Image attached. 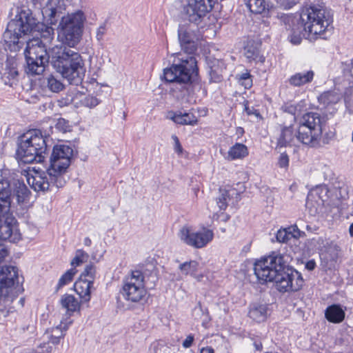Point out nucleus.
<instances>
[{"label":"nucleus","mask_w":353,"mask_h":353,"mask_svg":"<svg viewBox=\"0 0 353 353\" xmlns=\"http://www.w3.org/2000/svg\"><path fill=\"white\" fill-rule=\"evenodd\" d=\"M199 267V263L196 261L192 260L180 264L179 269L183 274L192 276L197 272Z\"/></svg>","instance_id":"72a5a7b5"},{"label":"nucleus","mask_w":353,"mask_h":353,"mask_svg":"<svg viewBox=\"0 0 353 353\" xmlns=\"http://www.w3.org/2000/svg\"><path fill=\"white\" fill-rule=\"evenodd\" d=\"M345 316V310L340 305L333 304L327 307L325 311L326 319L332 323H341Z\"/></svg>","instance_id":"4be33fe9"},{"label":"nucleus","mask_w":353,"mask_h":353,"mask_svg":"<svg viewBox=\"0 0 353 353\" xmlns=\"http://www.w3.org/2000/svg\"><path fill=\"white\" fill-rule=\"evenodd\" d=\"M60 303L61 306L69 312H74L80 310V303L78 300L72 295L64 294Z\"/></svg>","instance_id":"c85d7f7f"},{"label":"nucleus","mask_w":353,"mask_h":353,"mask_svg":"<svg viewBox=\"0 0 353 353\" xmlns=\"http://www.w3.org/2000/svg\"><path fill=\"white\" fill-rule=\"evenodd\" d=\"M256 350L261 351L262 350V344L261 343H256L255 342L254 343Z\"/></svg>","instance_id":"bf43d9fd"},{"label":"nucleus","mask_w":353,"mask_h":353,"mask_svg":"<svg viewBox=\"0 0 353 353\" xmlns=\"http://www.w3.org/2000/svg\"><path fill=\"white\" fill-rule=\"evenodd\" d=\"M71 323L72 321H70L68 324H65L63 326L61 323L58 326L47 330L43 336V340H47L54 345L58 344L60 339L63 338L65 335L63 331H65Z\"/></svg>","instance_id":"412c9836"},{"label":"nucleus","mask_w":353,"mask_h":353,"mask_svg":"<svg viewBox=\"0 0 353 353\" xmlns=\"http://www.w3.org/2000/svg\"><path fill=\"white\" fill-rule=\"evenodd\" d=\"M351 65H352V66L353 68V59L352 60Z\"/></svg>","instance_id":"69168bd1"},{"label":"nucleus","mask_w":353,"mask_h":353,"mask_svg":"<svg viewBox=\"0 0 353 353\" xmlns=\"http://www.w3.org/2000/svg\"><path fill=\"white\" fill-rule=\"evenodd\" d=\"M11 187L7 180L0 181V239L10 242L20 240L21 234L17 221L9 213L10 207Z\"/></svg>","instance_id":"0eeeda50"},{"label":"nucleus","mask_w":353,"mask_h":353,"mask_svg":"<svg viewBox=\"0 0 353 353\" xmlns=\"http://www.w3.org/2000/svg\"><path fill=\"white\" fill-rule=\"evenodd\" d=\"M248 154L247 147L242 143H237L230 148L227 159L229 160L241 159L247 156Z\"/></svg>","instance_id":"c756f323"},{"label":"nucleus","mask_w":353,"mask_h":353,"mask_svg":"<svg viewBox=\"0 0 353 353\" xmlns=\"http://www.w3.org/2000/svg\"><path fill=\"white\" fill-rule=\"evenodd\" d=\"M228 193L227 191L222 192L220 196L216 198V203L219 211L225 210L228 206Z\"/></svg>","instance_id":"a19ab883"},{"label":"nucleus","mask_w":353,"mask_h":353,"mask_svg":"<svg viewBox=\"0 0 353 353\" xmlns=\"http://www.w3.org/2000/svg\"><path fill=\"white\" fill-rule=\"evenodd\" d=\"M83 243L86 246H90L91 245V240L90 238L86 237L84 239Z\"/></svg>","instance_id":"052dcab7"},{"label":"nucleus","mask_w":353,"mask_h":353,"mask_svg":"<svg viewBox=\"0 0 353 353\" xmlns=\"http://www.w3.org/2000/svg\"><path fill=\"white\" fill-rule=\"evenodd\" d=\"M339 252L340 248L336 244H332L330 246L325 254H321V257L327 261L336 262L339 258Z\"/></svg>","instance_id":"c9c22d12"},{"label":"nucleus","mask_w":353,"mask_h":353,"mask_svg":"<svg viewBox=\"0 0 353 353\" xmlns=\"http://www.w3.org/2000/svg\"><path fill=\"white\" fill-rule=\"evenodd\" d=\"M178 236L185 244L194 248L200 249L212 241L214 232L207 228L194 231L190 227L185 225L180 229Z\"/></svg>","instance_id":"ddd939ff"},{"label":"nucleus","mask_w":353,"mask_h":353,"mask_svg":"<svg viewBox=\"0 0 353 353\" xmlns=\"http://www.w3.org/2000/svg\"><path fill=\"white\" fill-rule=\"evenodd\" d=\"M199 309V310H201V303H199L198 306L194 308V310Z\"/></svg>","instance_id":"e2e57ef3"},{"label":"nucleus","mask_w":353,"mask_h":353,"mask_svg":"<svg viewBox=\"0 0 353 353\" xmlns=\"http://www.w3.org/2000/svg\"><path fill=\"white\" fill-rule=\"evenodd\" d=\"M244 54L248 61H252L256 59L258 56V51L252 46H248L245 48Z\"/></svg>","instance_id":"c03bdc74"},{"label":"nucleus","mask_w":353,"mask_h":353,"mask_svg":"<svg viewBox=\"0 0 353 353\" xmlns=\"http://www.w3.org/2000/svg\"><path fill=\"white\" fill-rule=\"evenodd\" d=\"M25 57L27 63L26 72L32 75L41 74L45 70L46 65L51 59V50L47 51V46L42 44L39 38L26 41Z\"/></svg>","instance_id":"1a4fd4ad"},{"label":"nucleus","mask_w":353,"mask_h":353,"mask_svg":"<svg viewBox=\"0 0 353 353\" xmlns=\"http://www.w3.org/2000/svg\"><path fill=\"white\" fill-rule=\"evenodd\" d=\"M14 195L16 196L17 201L20 205H24L29 202L30 198V191L24 184L23 181L19 179L14 180L13 183Z\"/></svg>","instance_id":"aec40b11"},{"label":"nucleus","mask_w":353,"mask_h":353,"mask_svg":"<svg viewBox=\"0 0 353 353\" xmlns=\"http://www.w3.org/2000/svg\"><path fill=\"white\" fill-rule=\"evenodd\" d=\"M0 74L5 84L11 85V81L16 79L18 75L17 59L14 57H8L2 64Z\"/></svg>","instance_id":"f3484780"},{"label":"nucleus","mask_w":353,"mask_h":353,"mask_svg":"<svg viewBox=\"0 0 353 353\" xmlns=\"http://www.w3.org/2000/svg\"><path fill=\"white\" fill-rule=\"evenodd\" d=\"M242 85L245 87V88L248 89L250 88L252 85V79H245L239 81Z\"/></svg>","instance_id":"864d4df0"},{"label":"nucleus","mask_w":353,"mask_h":353,"mask_svg":"<svg viewBox=\"0 0 353 353\" xmlns=\"http://www.w3.org/2000/svg\"><path fill=\"white\" fill-rule=\"evenodd\" d=\"M285 263L283 256L274 253L254 263V274L261 283L272 282L277 272L284 269Z\"/></svg>","instance_id":"9d476101"},{"label":"nucleus","mask_w":353,"mask_h":353,"mask_svg":"<svg viewBox=\"0 0 353 353\" xmlns=\"http://www.w3.org/2000/svg\"><path fill=\"white\" fill-rule=\"evenodd\" d=\"M105 33H106V25L105 23H103L97 29L96 38H97V41H102Z\"/></svg>","instance_id":"49530a36"},{"label":"nucleus","mask_w":353,"mask_h":353,"mask_svg":"<svg viewBox=\"0 0 353 353\" xmlns=\"http://www.w3.org/2000/svg\"><path fill=\"white\" fill-rule=\"evenodd\" d=\"M45 81L46 86L52 92H59L64 88L62 82L53 76L48 77Z\"/></svg>","instance_id":"f704fd0d"},{"label":"nucleus","mask_w":353,"mask_h":353,"mask_svg":"<svg viewBox=\"0 0 353 353\" xmlns=\"http://www.w3.org/2000/svg\"><path fill=\"white\" fill-rule=\"evenodd\" d=\"M72 156L73 150L71 147L65 145H59L53 148L50 158L59 160L64 159L71 163Z\"/></svg>","instance_id":"a878e982"},{"label":"nucleus","mask_w":353,"mask_h":353,"mask_svg":"<svg viewBox=\"0 0 353 353\" xmlns=\"http://www.w3.org/2000/svg\"><path fill=\"white\" fill-rule=\"evenodd\" d=\"M349 232L350 236L353 237V223H352L350 226Z\"/></svg>","instance_id":"680f3d73"},{"label":"nucleus","mask_w":353,"mask_h":353,"mask_svg":"<svg viewBox=\"0 0 353 353\" xmlns=\"http://www.w3.org/2000/svg\"><path fill=\"white\" fill-rule=\"evenodd\" d=\"M21 292L18 269L12 265H3L0 269V301H12Z\"/></svg>","instance_id":"9b49d317"},{"label":"nucleus","mask_w":353,"mask_h":353,"mask_svg":"<svg viewBox=\"0 0 353 353\" xmlns=\"http://www.w3.org/2000/svg\"><path fill=\"white\" fill-rule=\"evenodd\" d=\"M286 28L290 30L289 35L292 43L297 45L301 42V34L304 31L303 26L299 18L292 16H287L284 18Z\"/></svg>","instance_id":"dca6fc26"},{"label":"nucleus","mask_w":353,"mask_h":353,"mask_svg":"<svg viewBox=\"0 0 353 353\" xmlns=\"http://www.w3.org/2000/svg\"><path fill=\"white\" fill-rule=\"evenodd\" d=\"M88 259V254L82 250H78L76 252L74 258L71 261L72 266H79L85 262Z\"/></svg>","instance_id":"ea45409f"},{"label":"nucleus","mask_w":353,"mask_h":353,"mask_svg":"<svg viewBox=\"0 0 353 353\" xmlns=\"http://www.w3.org/2000/svg\"><path fill=\"white\" fill-rule=\"evenodd\" d=\"M172 139L174 141V150L179 154L181 155L183 153V148L180 143L179 138L175 135H172Z\"/></svg>","instance_id":"de8ad7c7"},{"label":"nucleus","mask_w":353,"mask_h":353,"mask_svg":"<svg viewBox=\"0 0 353 353\" xmlns=\"http://www.w3.org/2000/svg\"><path fill=\"white\" fill-rule=\"evenodd\" d=\"M8 255V251L6 247L3 244L0 243V264L5 261Z\"/></svg>","instance_id":"3c124183"},{"label":"nucleus","mask_w":353,"mask_h":353,"mask_svg":"<svg viewBox=\"0 0 353 353\" xmlns=\"http://www.w3.org/2000/svg\"><path fill=\"white\" fill-rule=\"evenodd\" d=\"M52 347L50 345V342L47 340H43L39 345L34 349H25L21 353H52Z\"/></svg>","instance_id":"e433bc0d"},{"label":"nucleus","mask_w":353,"mask_h":353,"mask_svg":"<svg viewBox=\"0 0 353 353\" xmlns=\"http://www.w3.org/2000/svg\"><path fill=\"white\" fill-rule=\"evenodd\" d=\"M250 79H252V77L250 72H248V71L239 75V81Z\"/></svg>","instance_id":"5fc2aeb1"},{"label":"nucleus","mask_w":353,"mask_h":353,"mask_svg":"<svg viewBox=\"0 0 353 353\" xmlns=\"http://www.w3.org/2000/svg\"><path fill=\"white\" fill-rule=\"evenodd\" d=\"M194 341V336L192 334L188 335L183 341L182 345L185 348H188L192 346Z\"/></svg>","instance_id":"603ef678"},{"label":"nucleus","mask_w":353,"mask_h":353,"mask_svg":"<svg viewBox=\"0 0 353 353\" xmlns=\"http://www.w3.org/2000/svg\"><path fill=\"white\" fill-rule=\"evenodd\" d=\"M213 3V0H187L183 7V17L190 23L179 25L178 38L187 54H177L171 67L163 70L165 81L172 83L171 92L177 98L185 94L188 85L197 79V61L192 55L201 39L197 24L212 9Z\"/></svg>","instance_id":"f257e3e1"},{"label":"nucleus","mask_w":353,"mask_h":353,"mask_svg":"<svg viewBox=\"0 0 353 353\" xmlns=\"http://www.w3.org/2000/svg\"><path fill=\"white\" fill-rule=\"evenodd\" d=\"M81 102L83 105L92 108L97 106L99 101L98 99L92 95L85 96L81 100Z\"/></svg>","instance_id":"37998d69"},{"label":"nucleus","mask_w":353,"mask_h":353,"mask_svg":"<svg viewBox=\"0 0 353 353\" xmlns=\"http://www.w3.org/2000/svg\"><path fill=\"white\" fill-rule=\"evenodd\" d=\"M301 236V232L296 225L278 230L276 234L277 241L279 243H288L292 239H299Z\"/></svg>","instance_id":"5701e85b"},{"label":"nucleus","mask_w":353,"mask_h":353,"mask_svg":"<svg viewBox=\"0 0 353 353\" xmlns=\"http://www.w3.org/2000/svg\"><path fill=\"white\" fill-rule=\"evenodd\" d=\"M95 274L96 269L94 266L93 265H86L84 271L81 273L80 278L92 280L93 283L95 278Z\"/></svg>","instance_id":"79ce46f5"},{"label":"nucleus","mask_w":353,"mask_h":353,"mask_svg":"<svg viewBox=\"0 0 353 353\" xmlns=\"http://www.w3.org/2000/svg\"><path fill=\"white\" fill-rule=\"evenodd\" d=\"M316 263L313 260L307 261L305 264V268L310 271L313 270L315 268Z\"/></svg>","instance_id":"6e6d98bb"},{"label":"nucleus","mask_w":353,"mask_h":353,"mask_svg":"<svg viewBox=\"0 0 353 353\" xmlns=\"http://www.w3.org/2000/svg\"><path fill=\"white\" fill-rule=\"evenodd\" d=\"M51 63L70 84L81 83L85 70L83 60L78 52L65 46H55L51 49Z\"/></svg>","instance_id":"20e7f679"},{"label":"nucleus","mask_w":353,"mask_h":353,"mask_svg":"<svg viewBox=\"0 0 353 353\" xmlns=\"http://www.w3.org/2000/svg\"><path fill=\"white\" fill-rule=\"evenodd\" d=\"M214 349L211 347H202L200 353H214Z\"/></svg>","instance_id":"4d7b16f0"},{"label":"nucleus","mask_w":353,"mask_h":353,"mask_svg":"<svg viewBox=\"0 0 353 353\" xmlns=\"http://www.w3.org/2000/svg\"><path fill=\"white\" fill-rule=\"evenodd\" d=\"M248 315L250 318L257 323L263 322L269 315L268 306L265 303H252L250 307Z\"/></svg>","instance_id":"6ab92c4d"},{"label":"nucleus","mask_w":353,"mask_h":353,"mask_svg":"<svg viewBox=\"0 0 353 353\" xmlns=\"http://www.w3.org/2000/svg\"><path fill=\"white\" fill-rule=\"evenodd\" d=\"M314 77V72L312 70L297 72L290 77L289 83L293 86L300 87L312 82Z\"/></svg>","instance_id":"b1692460"},{"label":"nucleus","mask_w":353,"mask_h":353,"mask_svg":"<svg viewBox=\"0 0 353 353\" xmlns=\"http://www.w3.org/2000/svg\"><path fill=\"white\" fill-rule=\"evenodd\" d=\"M120 294L125 301L131 303L141 301L146 294L144 276L142 272L135 270L127 275L123 279Z\"/></svg>","instance_id":"f8f14e48"},{"label":"nucleus","mask_w":353,"mask_h":353,"mask_svg":"<svg viewBox=\"0 0 353 353\" xmlns=\"http://www.w3.org/2000/svg\"><path fill=\"white\" fill-rule=\"evenodd\" d=\"M315 194H317L316 192H311L308 194L305 204L306 208L309 209L310 213L313 215L318 212V207L320 205L318 202L314 203Z\"/></svg>","instance_id":"58836bf2"},{"label":"nucleus","mask_w":353,"mask_h":353,"mask_svg":"<svg viewBox=\"0 0 353 353\" xmlns=\"http://www.w3.org/2000/svg\"><path fill=\"white\" fill-rule=\"evenodd\" d=\"M52 176V175L49 174L48 170L47 172L28 173L26 176L28 185L37 192L53 191L63 187L57 185Z\"/></svg>","instance_id":"4468645a"},{"label":"nucleus","mask_w":353,"mask_h":353,"mask_svg":"<svg viewBox=\"0 0 353 353\" xmlns=\"http://www.w3.org/2000/svg\"><path fill=\"white\" fill-rule=\"evenodd\" d=\"M48 140V137L39 130L26 132L19 138L17 150L19 159L24 163L43 162L47 153Z\"/></svg>","instance_id":"39448f33"},{"label":"nucleus","mask_w":353,"mask_h":353,"mask_svg":"<svg viewBox=\"0 0 353 353\" xmlns=\"http://www.w3.org/2000/svg\"><path fill=\"white\" fill-rule=\"evenodd\" d=\"M288 271H279L277 272V275L275 279L273 280L272 282L276 283V285L277 289L281 292H288L290 290V282H288Z\"/></svg>","instance_id":"7c9ffc66"},{"label":"nucleus","mask_w":353,"mask_h":353,"mask_svg":"<svg viewBox=\"0 0 353 353\" xmlns=\"http://www.w3.org/2000/svg\"><path fill=\"white\" fill-rule=\"evenodd\" d=\"M345 101L346 102H350V101H351V100H350V99H347V98L345 97Z\"/></svg>","instance_id":"0e129e2a"},{"label":"nucleus","mask_w":353,"mask_h":353,"mask_svg":"<svg viewBox=\"0 0 353 353\" xmlns=\"http://www.w3.org/2000/svg\"><path fill=\"white\" fill-rule=\"evenodd\" d=\"M299 21L303 30L312 38L327 39V33L330 32L332 26V16L326 8L320 6H312L303 10Z\"/></svg>","instance_id":"423d86ee"},{"label":"nucleus","mask_w":353,"mask_h":353,"mask_svg":"<svg viewBox=\"0 0 353 353\" xmlns=\"http://www.w3.org/2000/svg\"><path fill=\"white\" fill-rule=\"evenodd\" d=\"M34 11L41 13L43 19L51 26L58 25L63 42L69 47L75 46L80 41L85 17L83 12L63 15L65 10L64 0H30Z\"/></svg>","instance_id":"f03ea898"},{"label":"nucleus","mask_w":353,"mask_h":353,"mask_svg":"<svg viewBox=\"0 0 353 353\" xmlns=\"http://www.w3.org/2000/svg\"><path fill=\"white\" fill-rule=\"evenodd\" d=\"M192 276L194 277L197 281L200 282L203 280L204 275L203 274H197L196 272L195 274L192 275Z\"/></svg>","instance_id":"13d9d810"},{"label":"nucleus","mask_w":353,"mask_h":353,"mask_svg":"<svg viewBox=\"0 0 353 353\" xmlns=\"http://www.w3.org/2000/svg\"><path fill=\"white\" fill-rule=\"evenodd\" d=\"M288 273L290 291L296 292L299 290L304 283L301 274L295 270H288Z\"/></svg>","instance_id":"bb28decb"},{"label":"nucleus","mask_w":353,"mask_h":353,"mask_svg":"<svg viewBox=\"0 0 353 353\" xmlns=\"http://www.w3.org/2000/svg\"><path fill=\"white\" fill-rule=\"evenodd\" d=\"M299 0H275L278 6L284 8L290 9L299 2Z\"/></svg>","instance_id":"a18cd8bd"},{"label":"nucleus","mask_w":353,"mask_h":353,"mask_svg":"<svg viewBox=\"0 0 353 353\" xmlns=\"http://www.w3.org/2000/svg\"><path fill=\"white\" fill-rule=\"evenodd\" d=\"M68 127V123L62 118L59 119L56 123V128L63 132H66Z\"/></svg>","instance_id":"09e8293b"},{"label":"nucleus","mask_w":353,"mask_h":353,"mask_svg":"<svg viewBox=\"0 0 353 353\" xmlns=\"http://www.w3.org/2000/svg\"><path fill=\"white\" fill-rule=\"evenodd\" d=\"M93 287L92 280L79 278L74 283V289L81 299V302H88L91 298V290Z\"/></svg>","instance_id":"a211bd4d"},{"label":"nucleus","mask_w":353,"mask_h":353,"mask_svg":"<svg viewBox=\"0 0 353 353\" xmlns=\"http://www.w3.org/2000/svg\"><path fill=\"white\" fill-rule=\"evenodd\" d=\"M341 99V95L334 92H325L319 97V101L325 105H330L337 103Z\"/></svg>","instance_id":"473e14b6"},{"label":"nucleus","mask_w":353,"mask_h":353,"mask_svg":"<svg viewBox=\"0 0 353 353\" xmlns=\"http://www.w3.org/2000/svg\"><path fill=\"white\" fill-rule=\"evenodd\" d=\"M323 119L317 112H307L296 127V140L310 147L319 145L322 135Z\"/></svg>","instance_id":"6e6552de"},{"label":"nucleus","mask_w":353,"mask_h":353,"mask_svg":"<svg viewBox=\"0 0 353 353\" xmlns=\"http://www.w3.org/2000/svg\"><path fill=\"white\" fill-rule=\"evenodd\" d=\"M171 119L176 123L180 125H194L197 123V118L193 113H175L172 117Z\"/></svg>","instance_id":"cd10ccee"},{"label":"nucleus","mask_w":353,"mask_h":353,"mask_svg":"<svg viewBox=\"0 0 353 353\" xmlns=\"http://www.w3.org/2000/svg\"><path fill=\"white\" fill-rule=\"evenodd\" d=\"M70 162L62 159H54L50 158V165L48 170L49 174L52 175V179L59 186H64L66 184L69 177L66 174L67 170L70 165Z\"/></svg>","instance_id":"2eb2a0df"},{"label":"nucleus","mask_w":353,"mask_h":353,"mask_svg":"<svg viewBox=\"0 0 353 353\" xmlns=\"http://www.w3.org/2000/svg\"><path fill=\"white\" fill-rule=\"evenodd\" d=\"M289 164V158L286 154L282 153L279 159V165L281 168H286Z\"/></svg>","instance_id":"8fccbe9b"},{"label":"nucleus","mask_w":353,"mask_h":353,"mask_svg":"<svg viewBox=\"0 0 353 353\" xmlns=\"http://www.w3.org/2000/svg\"><path fill=\"white\" fill-rule=\"evenodd\" d=\"M32 31L40 32L42 44L47 46L50 44L54 39V30L43 23H36L29 12L21 11L15 19L11 20L7 26V28L3 34V39L6 43V49L10 51H18L22 47L23 41L20 39Z\"/></svg>","instance_id":"7ed1b4c3"},{"label":"nucleus","mask_w":353,"mask_h":353,"mask_svg":"<svg viewBox=\"0 0 353 353\" xmlns=\"http://www.w3.org/2000/svg\"><path fill=\"white\" fill-rule=\"evenodd\" d=\"M76 273L77 270L75 268H71L66 271L59 279L57 290L71 282Z\"/></svg>","instance_id":"4c0bfd02"},{"label":"nucleus","mask_w":353,"mask_h":353,"mask_svg":"<svg viewBox=\"0 0 353 353\" xmlns=\"http://www.w3.org/2000/svg\"><path fill=\"white\" fill-rule=\"evenodd\" d=\"M246 4L250 12L255 14H261L268 8L267 0H248Z\"/></svg>","instance_id":"2f4dec72"},{"label":"nucleus","mask_w":353,"mask_h":353,"mask_svg":"<svg viewBox=\"0 0 353 353\" xmlns=\"http://www.w3.org/2000/svg\"><path fill=\"white\" fill-rule=\"evenodd\" d=\"M296 138V128L293 125L284 127L281 130V134L278 139V145L280 147H286L294 143Z\"/></svg>","instance_id":"393cba45"}]
</instances>
